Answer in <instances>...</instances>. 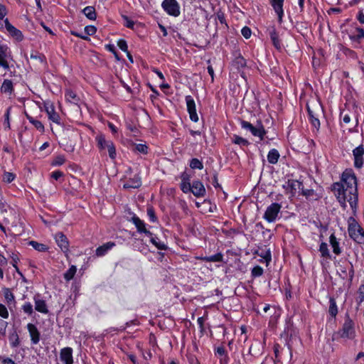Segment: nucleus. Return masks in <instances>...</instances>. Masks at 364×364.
Returning a JSON list of instances; mask_svg holds the SVG:
<instances>
[{
	"label": "nucleus",
	"mask_w": 364,
	"mask_h": 364,
	"mask_svg": "<svg viewBox=\"0 0 364 364\" xmlns=\"http://www.w3.org/2000/svg\"><path fill=\"white\" fill-rule=\"evenodd\" d=\"M331 191L333 192L334 196L336 197L338 201L341 205H346L348 203L349 205H357L358 203V191L355 193L350 191V188H345V185L338 182L334 183L332 185Z\"/></svg>",
	"instance_id": "nucleus-1"
},
{
	"label": "nucleus",
	"mask_w": 364,
	"mask_h": 364,
	"mask_svg": "<svg viewBox=\"0 0 364 364\" xmlns=\"http://www.w3.org/2000/svg\"><path fill=\"white\" fill-rule=\"evenodd\" d=\"M181 189L185 193L191 192L195 196L200 197L205 193V188L200 181L190 183L188 175L183 173L181 176Z\"/></svg>",
	"instance_id": "nucleus-2"
},
{
	"label": "nucleus",
	"mask_w": 364,
	"mask_h": 364,
	"mask_svg": "<svg viewBox=\"0 0 364 364\" xmlns=\"http://www.w3.org/2000/svg\"><path fill=\"white\" fill-rule=\"evenodd\" d=\"M348 231L350 238L358 243L364 244V230L355 218L350 217L348 220Z\"/></svg>",
	"instance_id": "nucleus-3"
},
{
	"label": "nucleus",
	"mask_w": 364,
	"mask_h": 364,
	"mask_svg": "<svg viewBox=\"0 0 364 364\" xmlns=\"http://www.w3.org/2000/svg\"><path fill=\"white\" fill-rule=\"evenodd\" d=\"M306 108L309 117V120L312 126L316 130H318L320 127V121L318 119V117L322 112V107L321 104L319 102L313 103L311 105L307 104Z\"/></svg>",
	"instance_id": "nucleus-4"
},
{
	"label": "nucleus",
	"mask_w": 364,
	"mask_h": 364,
	"mask_svg": "<svg viewBox=\"0 0 364 364\" xmlns=\"http://www.w3.org/2000/svg\"><path fill=\"white\" fill-rule=\"evenodd\" d=\"M340 183L345 185V188H350V191L355 193L357 191V180L356 177L351 169H346L342 174V181Z\"/></svg>",
	"instance_id": "nucleus-5"
},
{
	"label": "nucleus",
	"mask_w": 364,
	"mask_h": 364,
	"mask_svg": "<svg viewBox=\"0 0 364 364\" xmlns=\"http://www.w3.org/2000/svg\"><path fill=\"white\" fill-rule=\"evenodd\" d=\"M339 333L341 338L350 339L355 336L354 323L348 314L346 316L344 323Z\"/></svg>",
	"instance_id": "nucleus-6"
},
{
	"label": "nucleus",
	"mask_w": 364,
	"mask_h": 364,
	"mask_svg": "<svg viewBox=\"0 0 364 364\" xmlns=\"http://www.w3.org/2000/svg\"><path fill=\"white\" fill-rule=\"evenodd\" d=\"M240 124L242 129L250 131L253 136H258L261 140L264 139L266 132L261 124L255 127L250 122L245 120H242Z\"/></svg>",
	"instance_id": "nucleus-7"
},
{
	"label": "nucleus",
	"mask_w": 364,
	"mask_h": 364,
	"mask_svg": "<svg viewBox=\"0 0 364 364\" xmlns=\"http://www.w3.org/2000/svg\"><path fill=\"white\" fill-rule=\"evenodd\" d=\"M161 6L170 16L176 17L180 15V6L176 0H164Z\"/></svg>",
	"instance_id": "nucleus-8"
},
{
	"label": "nucleus",
	"mask_w": 364,
	"mask_h": 364,
	"mask_svg": "<svg viewBox=\"0 0 364 364\" xmlns=\"http://www.w3.org/2000/svg\"><path fill=\"white\" fill-rule=\"evenodd\" d=\"M10 56L11 55L9 47L6 44L0 43V66L4 70H7L9 68L7 60Z\"/></svg>",
	"instance_id": "nucleus-9"
},
{
	"label": "nucleus",
	"mask_w": 364,
	"mask_h": 364,
	"mask_svg": "<svg viewBox=\"0 0 364 364\" xmlns=\"http://www.w3.org/2000/svg\"><path fill=\"white\" fill-rule=\"evenodd\" d=\"M186 102L187 106V110L190 115V119L193 122H198V117L196 112V103L191 96L188 95L186 97Z\"/></svg>",
	"instance_id": "nucleus-10"
},
{
	"label": "nucleus",
	"mask_w": 364,
	"mask_h": 364,
	"mask_svg": "<svg viewBox=\"0 0 364 364\" xmlns=\"http://www.w3.org/2000/svg\"><path fill=\"white\" fill-rule=\"evenodd\" d=\"M354 164L356 168H361L364 163V148L363 145L356 147L353 151Z\"/></svg>",
	"instance_id": "nucleus-11"
},
{
	"label": "nucleus",
	"mask_w": 364,
	"mask_h": 364,
	"mask_svg": "<svg viewBox=\"0 0 364 364\" xmlns=\"http://www.w3.org/2000/svg\"><path fill=\"white\" fill-rule=\"evenodd\" d=\"M45 110L50 120L58 124L60 123V117L59 114L55 111L54 106L51 102H47L45 103Z\"/></svg>",
	"instance_id": "nucleus-12"
},
{
	"label": "nucleus",
	"mask_w": 364,
	"mask_h": 364,
	"mask_svg": "<svg viewBox=\"0 0 364 364\" xmlns=\"http://www.w3.org/2000/svg\"><path fill=\"white\" fill-rule=\"evenodd\" d=\"M4 26L6 32L9 34L10 36L16 40L21 39V31L19 29H17L16 27H14L12 24H11L7 18L4 19Z\"/></svg>",
	"instance_id": "nucleus-13"
},
{
	"label": "nucleus",
	"mask_w": 364,
	"mask_h": 364,
	"mask_svg": "<svg viewBox=\"0 0 364 364\" xmlns=\"http://www.w3.org/2000/svg\"><path fill=\"white\" fill-rule=\"evenodd\" d=\"M132 222L136 226L137 231L140 233L143 232L146 234L147 236H151L152 233L146 228L145 223L142 221L139 217H137L135 214H133L132 218L129 220Z\"/></svg>",
	"instance_id": "nucleus-14"
},
{
	"label": "nucleus",
	"mask_w": 364,
	"mask_h": 364,
	"mask_svg": "<svg viewBox=\"0 0 364 364\" xmlns=\"http://www.w3.org/2000/svg\"><path fill=\"white\" fill-rule=\"evenodd\" d=\"M269 3L278 16L279 23H281L282 22V18L284 16V0H269Z\"/></svg>",
	"instance_id": "nucleus-15"
},
{
	"label": "nucleus",
	"mask_w": 364,
	"mask_h": 364,
	"mask_svg": "<svg viewBox=\"0 0 364 364\" xmlns=\"http://www.w3.org/2000/svg\"><path fill=\"white\" fill-rule=\"evenodd\" d=\"M280 207L281 206H268L264 213V218L269 223L274 222L279 213Z\"/></svg>",
	"instance_id": "nucleus-16"
},
{
	"label": "nucleus",
	"mask_w": 364,
	"mask_h": 364,
	"mask_svg": "<svg viewBox=\"0 0 364 364\" xmlns=\"http://www.w3.org/2000/svg\"><path fill=\"white\" fill-rule=\"evenodd\" d=\"M60 358L65 364H73V350L71 348L66 347L60 350Z\"/></svg>",
	"instance_id": "nucleus-17"
},
{
	"label": "nucleus",
	"mask_w": 364,
	"mask_h": 364,
	"mask_svg": "<svg viewBox=\"0 0 364 364\" xmlns=\"http://www.w3.org/2000/svg\"><path fill=\"white\" fill-rule=\"evenodd\" d=\"M55 239L61 250L64 252H67L68 251L69 243L66 236L62 232H58L55 235Z\"/></svg>",
	"instance_id": "nucleus-18"
},
{
	"label": "nucleus",
	"mask_w": 364,
	"mask_h": 364,
	"mask_svg": "<svg viewBox=\"0 0 364 364\" xmlns=\"http://www.w3.org/2000/svg\"><path fill=\"white\" fill-rule=\"evenodd\" d=\"M28 331L33 344H37L40 341V333L35 325L28 323L27 326Z\"/></svg>",
	"instance_id": "nucleus-19"
},
{
	"label": "nucleus",
	"mask_w": 364,
	"mask_h": 364,
	"mask_svg": "<svg viewBox=\"0 0 364 364\" xmlns=\"http://www.w3.org/2000/svg\"><path fill=\"white\" fill-rule=\"evenodd\" d=\"M114 245L115 244L114 242H109L102 245V246H100L96 250V255L98 257L105 255L108 252V250L112 249Z\"/></svg>",
	"instance_id": "nucleus-20"
},
{
	"label": "nucleus",
	"mask_w": 364,
	"mask_h": 364,
	"mask_svg": "<svg viewBox=\"0 0 364 364\" xmlns=\"http://www.w3.org/2000/svg\"><path fill=\"white\" fill-rule=\"evenodd\" d=\"M269 36H270V38L272 41L274 46L278 50L280 49L281 48V43L279 39V34L277 32L275 28L272 27L269 30Z\"/></svg>",
	"instance_id": "nucleus-21"
},
{
	"label": "nucleus",
	"mask_w": 364,
	"mask_h": 364,
	"mask_svg": "<svg viewBox=\"0 0 364 364\" xmlns=\"http://www.w3.org/2000/svg\"><path fill=\"white\" fill-rule=\"evenodd\" d=\"M280 154L276 149H271L267 154V161L271 164H275L278 162Z\"/></svg>",
	"instance_id": "nucleus-22"
},
{
	"label": "nucleus",
	"mask_w": 364,
	"mask_h": 364,
	"mask_svg": "<svg viewBox=\"0 0 364 364\" xmlns=\"http://www.w3.org/2000/svg\"><path fill=\"white\" fill-rule=\"evenodd\" d=\"M330 244L333 248V252L336 255H340L341 252V248L339 247V242L337 241V239L334 234H331L329 237Z\"/></svg>",
	"instance_id": "nucleus-23"
},
{
	"label": "nucleus",
	"mask_w": 364,
	"mask_h": 364,
	"mask_svg": "<svg viewBox=\"0 0 364 364\" xmlns=\"http://www.w3.org/2000/svg\"><path fill=\"white\" fill-rule=\"evenodd\" d=\"M35 309L36 311L43 313L47 314L48 313V310L47 309V305L45 301L41 299H36L35 301Z\"/></svg>",
	"instance_id": "nucleus-24"
},
{
	"label": "nucleus",
	"mask_w": 364,
	"mask_h": 364,
	"mask_svg": "<svg viewBox=\"0 0 364 364\" xmlns=\"http://www.w3.org/2000/svg\"><path fill=\"white\" fill-rule=\"evenodd\" d=\"M82 12L90 20H95L96 18L97 15L95 9L92 6H86L82 10Z\"/></svg>",
	"instance_id": "nucleus-25"
},
{
	"label": "nucleus",
	"mask_w": 364,
	"mask_h": 364,
	"mask_svg": "<svg viewBox=\"0 0 364 364\" xmlns=\"http://www.w3.org/2000/svg\"><path fill=\"white\" fill-rule=\"evenodd\" d=\"M96 141L97 142V146L100 149H105L107 148V144L112 142V141L107 140L103 135H97L96 136Z\"/></svg>",
	"instance_id": "nucleus-26"
},
{
	"label": "nucleus",
	"mask_w": 364,
	"mask_h": 364,
	"mask_svg": "<svg viewBox=\"0 0 364 364\" xmlns=\"http://www.w3.org/2000/svg\"><path fill=\"white\" fill-rule=\"evenodd\" d=\"M28 244L33 247L38 252H46L48 250V247L42 243H38V242L31 240L28 242Z\"/></svg>",
	"instance_id": "nucleus-27"
},
{
	"label": "nucleus",
	"mask_w": 364,
	"mask_h": 364,
	"mask_svg": "<svg viewBox=\"0 0 364 364\" xmlns=\"http://www.w3.org/2000/svg\"><path fill=\"white\" fill-rule=\"evenodd\" d=\"M12 89V82L9 80H4L1 87V91L4 93H10L11 92Z\"/></svg>",
	"instance_id": "nucleus-28"
},
{
	"label": "nucleus",
	"mask_w": 364,
	"mask_h": 364,
	"mask_svg": "<svg viewBox=\"0 0 364 364\" xmlns=\"http://www.w3.org/2000/svg\"><path fill=\"white\" fill-rule=\"evenodd\" d=\"M329 303L330 306L328 312L331 316L335 317L338 314V308L336 300L333 298H330Z\"/></svg>",
	"instance_id": "nucleus-29"
},
{
	"label": "nucleus",
	"mask_w": 364,
	"mask_h": 364,
	"mask_svg": "<svg viewBox=\"0 0 364 364\" xmlns=\"http://www.w3.org/2000/svg\"><path fill=\"white\" fill-rule=\"evenodd\" d=\"M65 97L68 102L75 105L77 104L80 100L79 97L76 95V94L71 90L66 92Z\"/></svg>",
	"instance_id": "nucleus-30"
},
{
	"label": "nucleus",
	"mask_w": 364,
	"mask_h": 364,
	"mask_svg": "<svg viewBox=\"0 0 364 364\" xmlns=\"http://www.w3.org/2000/svg\"><path fill=\"white\" fill-rule=\"evenodd\" d=\"M232 141L234 144H238L241 146H247L250 144L249 141L247 139L237 135H234Z\"/></svg>",
	"instance_id": "nucleus-31"
},
{
	"label": "nucleus",
	"mask_w": 364,
	"mask_h": 364,
	"mask_svg": "<svg viewBox=\"0 0 364 364\" xmlns=\"http://www.w3.org/2000/svg\"><path fill=\"white\" fill-rule=\"evenodd\" d=\"M76 271H77V268H76V267H75V266H74V265H72V266L68 269V270H67V271L65 272V274H64V278H65V280H67V281H70V280H71V279L74 277V276H75V273H76Z\"/></svg>",
	"instance_id": "nucleus-32"
},
{
	"label": "nucleus",
	"mask_w": 364,
	"mask_h": 364,
	"mask_svg": "<svg viewBox=\"0 0 364 364\" xmlns=\"http://www.w3.org/2000/svg\"><path fill=\"white\" fill-rule=\"evenodd\" d=\"M11 258V264L16 269V270L18 273V274H20L21 277H23V273L20 271L19 268L17 267V264L20 261V259H19L18 255L15 254V253H12Z\"/></svg>",
	"instance_id": "nucleus-33"
},
{
	"label": "nucleus",
	"mask_w": 364,
	"mask_h": 364,
	"mask_svg": "<svg viewBox=\"0 0 364 364\" xmlns=\"http://www.w3.org/2000/svg\"><path fill=\"white\" fill-rule=\"evenodd\" d=\"M223 255L221 253H217L214 255L205 257L203 259L205 262H222Z\"/></svg>",
	"instance_id": "nucleus-34"
},
{
	"label": "nucleus",
	"mask_w": 364,
	"mask_h": 364,
	"mask_svg": "<svg viewBox=\"0 0 364 364\" xmlns=\"http://www.w3.org/2000/svg\"><path fill=\"white\" fill-rule=\"evenodd\" d=\"M9 338L10 343L13 347H16L17 346L19 345V338L15 331L13 333H10Z\"/></svg>",
	"instance_id": "nucleus-35"
},
{
	"label": "nucleus",
	"mask_w": 364,
	"mask_h": 364,
	"mask_svg": "<svg viewBox=\"0 0 364 364\" xmlns=\"http://www.w3.org/2000/svg\"><path fill=\"white\" fill-rule=\"evenodd\" d=\"M190 167L193 169L201 170L203 168V163L198 159H193L190 162Z\"/></svg>",
	"instance_id": "nucleus-36"
},
{
	"label": "nucleus",
	"mask_w": 364,
	"mask_h": 364,
	"mask_svg": "<svg viewBox=\"0 0 364 364\" xmlns=\"http://www.w3.org/2000/svg\"><path fill=\"white\" fill-rule=\"evenodd\" d=\"M319 251L321 254V256L323 257H330L329 250L328 248V245L326 242H321L319 247Z\"/></svg>",
	"instance_id": "nucleus-37"
},
{
	"label": "nucleus",
	"mask_w": 364,
	"mask_h": 364,
	"mask_svg": "<svg viewBox=\"0 0 364 364\" xmlns=\"http://www.w3.org/2000/svg\"><path fill=\"white\" fill-rule=\"evenodd\" d=\"M16 178V175L11 172L4 171L3 181L7 183H11Z\"/></svg>",
	"instance_id": "nucleus-38"
},
{
	"label": "nucleus",
	"mask_w": 364,
	"mask_h": 364,
	"mask_svg": "<svg viewBox=\"0 0 364 364\" xmlns=\"http://www.w3.org/2000/svg\"><path fill=\"white\" fill-rule=\"evenodd\" d=\"M141 186V181L139 180L127 181L124 184V188L126 189L128 188H136Z\"/></svg>",
	"instance_id": "nucleus-39"
},
{
	"label": "nucleus",
	"mask_w": 364,
	"mask_h": 364,
	"mask_svg": "<svg viewBox=\"0 0 364 364\" xmlns=\"http://www.w3.org/2000/svg\"><path fill=\"white\" fill-rule=\"evenodd\" d=\"M109 152V156L112 159H114L116 157V151L114 143L112 141L111 143H108L107 144L106 148Z\"/></svg>",
	"instance_id": "nucleus-40"
},
{
	"label": "nucleus",
	"mask_w": 364,
	"mask_h": 364,
	"mask_svg": "<svg viewBox=\"0 0 364 364\" xmlns=\"http://www.w3.org/2000/svg\"><path fill=\"white\" fill-rule=\"evenodd\" d=\"M26 117L38 130H39L40 132L43 131L44 127L40 121L33 119L32 117H31L28 114H26Z\"/></svg>",
	"instance_id": "nucleus-41"
},
{
	"label": "nucleus",
	"mask_w": 364,
	"mask_h": 364,
	"mask_svg": "<svg viewBox=\"0 0 364 364\" xmlns=\"http://www.w3.org/2000/svg\"><path fill=\"white\" fill-rule=\"evenodd\" d=\"M149 237H151V243L154 244L158 249H159V250H166V246L164 243L157 241L158 238L153 237L152 235L149 236Z\"/></svg>",
	"instance_id": "nucleus-42"
},
{
	"label": "nucleus",
	"mask_w": 364,
	"mask_h": 364,
	"mask_svg": "<svg viewBox=\"0 0 364 364\" xmlns=\"http://www.w3.org/2000/svg\"><path fill=\"white\" fill-rule=\"evenodd\" d=\"M65 161V157L63 156H56L52 162V165L53 166H60L63 164Z\"/></svg>",
	"instance_id": "nucleus-43"
},
{
	"label": "nucleus",
	"mask_w": 364,
	"mask_h": 364,
	"mask_svg": "<svg viewBox=\"0 0 364 364\" xmlns=\"http://www.w3.org/2000/svg\"><path fill=\"white\" fill-rule=\"evenodd\" d=\"M134 149L140 153L146 154L148 152V147L145 144H135Z\"/></svg>",
	"instance_id": "nucleus-44"
},
{
	"label": "nucleus",
	"mask_w": 364,
	"mask_h": 364,
	"mask_svg": "<svg viewBox=\"0 0 364 364\" xmlns=\"http://www.w3.org/2000/svg\"><path fill=\"white\" fill-rule=\"evenodd\" d=\"M8 14V10L5 5L0 3V19L4 20L6 18V16Z\"/></svg>",
	"instance_id": "nucleus-45"
},
{
	"label": "nucleus",
	"mask_w": 364,
	"mask_h": 364,
	"mask_svg": "<svg viewBox=\"0 0 364 364\" xmlns=\"http://www.w3.org/2000/svg\"><path fill=\"white\" fill-rule=\"evenodd\" d=\"M263 274V269L259 266H256L252 269L253 277H260Z\"/></svg>",
	"instance_id": "nucleus-46"
},
{
	"label": "nucleus",
	"mask_w": 364,
	"mask_h": 364,
	"mask_svg": "<svg viewBox=\"0 0 364 364\" xmlns=\"http://www.w3.org/2000/svg\"><path fill=\"white\" fill-rule=\"evenodd\" d=\"M117 46L122 51L125 53L128 51V46L126 41L123 39L119 40L117 42Z\"/></svg>",
	"instance_id": "nucleus-47"
},
{
	"label": "nucleus",
	"mask_w": 364,
	"mask_h": 364,
	"mask_svg": "<svg viewBox=\"0 0 364 364\" xmlns=\"http://www.w3.org/2000/svg\"><path fill=\"white\" fill-rule=\"evenodd\" d=\"M4 296H5L6 300L9 303L11 302L14 299V296L12 292L9 290V289H6L4 290Z\"/></svg>",
	"instance_id": "nucleus-48"
},
{
	"label": "nucleus",
	"mask_w": 364,
	"mask_h": 364,
	"mask_svg": "<svg viewBox=\"0 0 364 364\" xmlns=\"http://www.w3.org/2000/svg\"><path fill=\"white\" fill-rule=\"evenodd\" d=\"M241 33L246 39H247L251 36L252 31L249 27L245 26L242 28Z\"/></svg>",
	"instance_id": "nucleus-49"
},
{
	"label": "nucleus",
	"mask_w": 364,
	"mask_h": 364,
	"mask_svg": "<svg viewBox=\"0 0 364 364\" xmlns=\"http://www.w3.org/2000/svg\"><path fill=\"white\" fill-rule=\"evenodd\" d=\"M358 303H362L364 301V285H361L358 289Z\"/></svg>",
	"instance_id": "nucleus-50"
},
{
	"label": "nucleus",
	"mask_w": 364,
	"mask_h": 364,
	"mask_svg": "<svg viewBox=\"0 0 364 364\" xmlns=\"http://www.w3.org/2000/svg\"><path fill=\"white\" fill-rule=\"evenodd\" d=\"M302 194L305 196L307 198H314L316 194L314 193L313 190H304V188L301 189Z\"/></svg>",
	"instance_id": "nucleus-51"
},
{
	"label": "nucleus",
	"mask_w": 364,
	"mask_h": 364,
	"mask_svg": "<svg viewBox=\"0 0 364 364\" xmlns=\"http://www.w3.org/2000/svg\"><path fill=\"white\" fill-rule=\"evenodd\" d=\"M7 322L3 319H0V335L5 336Z\"/></svg>",
	"instance_id": "nucleus-52"
},
{
	"label": "nucleus",
	"mask_w": 364,
	"mask_h": 364,
	"mask_svg": "<svg viewBox=\"0 0 364 364\" xmlns=\"http://www.w3.org/2000/svg\"><path fill=\"white\" fill-rule=\"evenodd\" d=\"M96 28L93 26H87L85 28V32L87 35L92 36L96 33Z\"/></svg>",
	"instance_id": "nucleus-53"
},
{
	"label": "nucleus",
	"mask_w": 364,
	"mask_h": 364,
	"mask_svg": "<svg viewBox=\"0 0 364 364\" xmlns=\"http://www.w3.org/2000/svg\"><path fill=\"white\" fill-rule=\"evenodd\" d=\"M198 208H200V206H198ZM201 212L203 213H206L208 212L209 213H213L214 210L216 209L217 206H201Z\"/></svg>",
	"instance_id": "nucleus-54"
},
{
	"label": "nucleus",
	"mask_w": 364,
	"mask_h": 364,
	"mask_svg": "<svg viewBox=\"0 0 364 364\" xmlns=\"http://www.w3.org/2000/svg\"><path fill=\"white\" fill-rule=\"evenodd\" d=\"M123 19L125 23L124 25L129 28H133L134 26V23L133 21L130 20L127 16H122Z\"/></svg>",
	"instance_id": "nucleus-55"
},
{
	"label": "nucleus",
	"mask_w": 364,
	"mask_h": 364,
	"mask_svg": "<svg viewBox=\"0 0 364 364\" xmlns=\"http://www.w3.org/2000/svg\"><path fill=\"white\" fill-rule=\"evenodd\" d=\"M0 316L3 318H7L9 316L7 309L3 304H0Z\"/></svg>",
	"instance_id": "nucleus-56"
},
{
	"label": "nucleus",
	"mask_w": 364,
	"mask_h": 364,
	"mask_svg": "<svg viewBox=\"0 0 364 364\" xmlns=\"http://www.w3.org/2000/svg\"><path fill=\"white\" fill-rule=\"evenodd\" d=\"M10 110H11V108H8L6 112V114H5V121H4V126L6 127V128H9L10 127V123H9V114H10Z\"/></svg>",
	"instance_id": "nucleus-57"
},
{
	"label": "nucleus",
	"mask_w": 364,
	"mask_h": 364,
	"mask_svg": "<svg viewBox=\"0 0 364 364\" xmlns=\"http://www.w3.org/2000/svg\"><path fill=\"white\" fill-rule=\"evenodd\" d=\"M63 175V172L60 171H53L52 173H51V178L55 179V180H58L60 177H62Z\"/></svg>",
	"instance_id": "nucleus-58"
},
{
	"label": "nucleus",
	"mask_w": 364,
	"mask_h": 364,
	"mask_svg": "<svg viewBox=\"0 0 364 364\" xmlns=\"http://www.w3.org/2000/svg\"><path fill=\"white\" fill-rule=\"evenodd\" d=\"M216 353L220 356H225L226 355L225 348L223 346H218L216 348Z\"/></svg>",
	"instance_id": "nucleus-59"
},
{
	"label": "nucleus",
	"mask_w": 364,
	"mask_h": 364,
	"mask_svg": "<svg viewBox=\"0 0 364 364\" xmlns=\"http://www.w3.org/2000/svg\"><path fill=\"white\" fill-rule=\"evenodd\" d=\"M147 214L150 218V220L152 222H155L156 220V217L154 214V211L152 208H149L147 210Z\"/></svg>",
	"instance_id": "nucleus-60"
},
{
	"label": "nucleus",
	"mask_w": 364,
	"mask_h": 364,
	"mask_svg": "<svg viewBox=\"0 0 364 364\" xmlns=\"http://www.w3.org/2000/svg\"><path fill=\"white\" fill-rule=\"evenodd\" d=\"M291 188L294 190H296L297 188L299 190H301L303 188V185L301 182H299L298 181H295L292 182Z\"/></svg>",
	"instance_id": "nucleus-61"
},
{
	"label": "nucleus",
	"mask_w": 364,
	"mask_h": 364,
	"mask_svg": "<svg viewBox=\"0 0 364 364\" xmlns=\"http://www.w3.org/2000/svg\"><path fill=\"white\" fill-rule=\"evenodd\" d=\"M24 312L31 314L33 312V306L30 303L24 304Z\"/></svg>",
	"instance_id": "nucleus-62"
},
{
	"label": "nucleus",
	"mask_w": 364,
	"mask_h": 364,
	"mask_svg": "<svg viewBox=\"0 0 364 364\" xmlns=\"http://www.w3.org/2000/svg\"><path fill=\"white\" fill-rule=\"evenodd\" d=\"M0 364H15L11 358H3L0 360Z\"/></svg>",
	"instance_id": "nucleus-63"
},
{
	"label": "nucleus",
	"mask_w": 364,
	"mask_h": 364,
	"mask_svg": "<svg viewBox=\"0 0 364 364\" xmlns=\"http://www.w3.org/2000/svg\"><path fill=\"white\" fill-rule=\"evenodd\" d=\"M357 34L359 37V38H364V30L361 28H356Z\"/></svg>",
	"instance_id": "nucleus-64"
}]
</instances>
